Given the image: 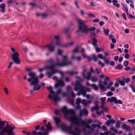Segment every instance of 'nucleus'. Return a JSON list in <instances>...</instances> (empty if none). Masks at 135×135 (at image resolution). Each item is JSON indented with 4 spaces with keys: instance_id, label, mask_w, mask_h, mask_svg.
Masks as SVG:
<instances>
[{
    "instance_id": "nucleus-24",
    "label": "nucleus",
    "mask_w": 135,
    "mask_h": 135,
    "mask_svg": "<svg viewBox=\"0 0 135 135\" xmlns=\"http://www.w3.org/2000/svg\"><path fill=\"white\" fill-rule=\"evenodd\" d=\"M106 99L105 97H102L100 98V99L101 102V105H104L105 103V101Z\"/></svg>"
},
{
    "instance_id": "nucleus-44",
    "label": "nucleus",
    "mask_w": 135,
    "mask_h": 135,
    "mask_svg": "<svg viewBox=\"0 0 135 135\" xmlns=\"http://www.w3.org/2000/svg\"><path fill=\"white\" fill-rule=\"evenodd\" d=\"M123 80H124L126 83H128L130 81V79L129 78H123Z\"/></svg>"
},
{
    "instance_id": "nucleus-8",
    "label": "nucleus",
    "mask_w": 135,
    "mask_h": 135,
    "mask_svg": "<svg viewBox=\"0 0 135 135\" xmlns=\"http://www.w3.org/2000/svg\"><path fill=\"white\" fill-rule=\"evenodd\" d=\"M56 95H54L53 98V99L56 103L60 99V98L58 97V95L59 94H61L63 96H68L69 95V93L67 91L66 92H62L61 89H59L56 92Z\"/></svg>"
},
{
    "instance_id": "nucleus-13",
    "label": "nucleus",
    "mask_w": 135,
    "mask_h": 135,
    "mask_svg": "<svg viewBox=\"0 0 135 135\" xmlns=\"http://www.w3.org/2000/svg\"><path fill=\"white\" fill-rule=\"evenodd\" d=\"M46 127L47 128V129L45 130L44 132L42 133L40 132H39L38 135H47L48 133L47 131L50 130L52 128L51 126V123L50 122H49L48 124L46 125Z\"/></svg>"
},
{
    "instance_id": "nucleus-40",
    "label": "nucleus",
    "mask_w": 135,
    "mask_h": 135,
    "mask_svg": "<svg viewBox=\"0 0 135 135\" xmlns=\"http://www.w3.org/2000/svg\"><path fill=\"white\" fill-rule=\"evenodd\" d=\"M121 123V122L119 121H118L116 123V127L118 128H119L120 127V124Z\"/></svg>"
},
{
    "instance_id": "nucleus-14",
    "label": "nucleus",
    "mask_w": 135,
    "mask_h": 135,
    "mask_svg": "<svg viewBox=\"0 0 135 135\" xmlns=\"http://www.w3.org/2000/svg\"><path fill=\"white\" fill-rule=\"evenodd\" d=\"M87 71V69L85 66H84L83 69V72L82 74L84 77L86 78L88 80L90 79V78L91 75V73L90 72H88L87 74V76H85V74Z\"/></svg>"
},
{
    "instance_id": "nucleus-10",
    "label": "nucleus",
    "mask_w": 135,
    "mask_h": 135,
    "mask_svg": "<svg viewBox=\"0 0 135 135\" xmlns=\"http://www.w3.org/2000/svg\"><path fill=\"white\" fill-rule=\"evenodd\" d=\"M52 79L55 80L56 84L55 85L56 88H58L59 85L61 86H63L65 85L64 82L61 80V79H58L56 76H54L52 78Z\"/></svg>"
},
{
    "instance_id": "nucleus-28",
    "label": "nucleus",
    "mask_w": 135,
    "mask_h": 135,
    "mask_svg": "<svg viewBox=\"0 0 135 135\" xmlns=\"http://www.w3.org/2000/svg\"><path fill=\"white\" fill-rule=\"evenodd\" d=\"M90 86L93 88L94 90L96 91L98 90L99 89L98 87L95 84H91Z\"/></svg>"
},
{
    "instance_id": "nucleus-62",
    "label": "nucleus",
    "mask_w": 135,
    "mask_h": 135,
    "mask_svg": "<svg viewBox=\"0 0 135 135\" xmlns=\"http://www.w3.org/2000/svg\"><path fill=\"white\" fill-rule=\"evenodd\" d=\"M122 16L123 17V18H124L125 20H126V16L125 14L123 13L122 14Z\"/></svg>"
},
{
    "instance_id": "nucleus-31",
    "label": "nucleus",
    "mask_w": 135,
    "mask_h": 135,
    "mask_svg": "<svg viewBox=\"0 0 135 135\" xmlns=\"http://www.w3.org/2000/svg\"><path fill=\"white\" fill-rule=\"evenodd\" d=\"M127 122H130L132 124H135V119H134L128 120Z\"/></svg>"
},
{
    "instance_id": "nucleus-17",
    "label": "nucleus",
    "mask_w": 135,
    "mask_h": 135,
    "mask_svg": "<svg viewBox=\"0 0 135 135\" xmlns=\"http://www.w3.org/2000/svg\"><path fill=\"white\" fill-rule=\"evenodd\" d=\"M53 119L54 121L55 124L56 126L58 127H59V123L61 121L60 118L54 116L53 117Z\"/></svg>"
},
{
    "instance_id": "nucleus-32",
    "label": "nucleus",
    "mask_w": 135,
    "mask_h": 135,
    "mask_svg": "<svg viewBox=\"0 0 135 135\" xmlns=\"http://www.w3.org/2000/svg\"><path fill=\"white\" fill-rule=\"evenodd\" d=\"M99 108L98 106L97 105H95L94 107L92 108L91 110V111H93L94 110H98L99 109Z\"/></svg>"
},
{
    "instance_id": "nucleus-55",
    "label": "nucleus",
    "mask_w": 135,
    "mask_h": 135,
    "mask_svg": "<svg viewBox=\"0 0 135 135\" xmlns=\"http://www.w3.org/2000/svg\"><path fill=\"white\" fill-rule=\"evenodd\" d=\"M120 85L122 86H124L125 85V82L123 81H121L120 83Z\"/></svg>"
},
{
    "instance_id": "nucleus-61",
    "label": "nucleus",
    "mask_w": 135,
    "mask_h": 135,
    "mask_svg": "<svg viewBox=\"0 0 135 135\" xmlns=\"http://www.w3.org/2000/svg\"><path fill=\"white\" fill-rule=\"evenodd\" d=\"M38 133H39V132ZM32 133L33 135H38V133L36 131H34Z\"/></svg>"
},
{
    "instance_id": "nucleus-37",
    "label": "nucleus",
    "mask_w": 135,
    "mask_h": 135,
    "mask_svg": "<svg viewBox=\"0 0 135 135\" xmlns=\"http://www.w3.org/2000/svg\"><path fill=\"white\" fill-rule=\"evenodd\" d=\"M81 102V99L80 98L77 99L76 102V105H79Z\"/></svg>"
},
{
    "instance_id": "nucleus-36",
    "label": "nucleus",
    "mask_w": 135,
    "mask_h": 135,
    "mask_svg": "<svg viewBox=\"0 0 135 135\" xmlns=\"http://www.w3.org/2000/svg\"><path fill=\"white\" fill-rule=\"evenodd\" d=\"M104 62L106 64L108 65L109 63V60L107 59L105 57H104L103 59Z\"/></svg>"
},
{
    "instance_id": "nucleus-35",
    "label": "nucleus",
    "mask_w": 135,
    "mask_h": 135,
    "mask_svg": "<svg viewBox=\"0 0 135 135\" xmlns=\"http://www.w3.org/2000/svg\"><path fill=\"white\" fill-rule=\"evenodd\" d=\"M72 90V88L69 86H68L66 87L67 91L68 93H69L70 91H71Z\"/></svg>"
},
{
    "instance_id": "nucleus-12",
    "label": "nucleus",
    "mask_w": 135,
    "mask_h": 135,
    "mask_svg": "<svg viewBox=\"0 0 135 135\" xmlns=\"http://www.w3.org/2000/svg\"><path fill=\"white\" fill-rule=\"evenodd\" d=\"M107 100L111 102H114L115 104H122V102L120 100L117 99L116 97H114L108 98Z\"/></svg>"
},
{
    "instance_id": "nucleus-49",
    "label": "nucleus",
    "mask_w": 135,
    "mask_h": 135,
    "mask_svg": "<svg viewBox=\"0 0 135 135\" xmlns=\"http://www.w3.org/2000/svg\"><path fill=\"white\" fill-rule=\"evenodd\" d=\"M128 65V62L127 61H125L124 62L123 65L124 66H127Z\"/></svg>"
},
{
    "instance_id": "nucleus-21",
    "label": "nucleus",
    "mask_w": 135,
    "mask_h": 135,
    "mask_svg": "<svg viewBox=\"0 0 135 135\" xmlns=\"http://www.w3.org/2000/svg\"><path fill=\"white\" fill-rule=\"evenodd\" d=\"M122 128L127 131L130 130L131 128L130 127L125 124H123L122 127Z\"/></svg>"
},
{
    "instance_id": "nucleus-45",
    "label": "nucleus",
    "mask_w": 135,
    "mask_h": 135,
    "mask_svg": "<svg viewBox=\"0 0 135 135\" xmlns=\"http://www.w3.org/2000/svg\"><path fill=\"white\" fill-rule=\"evenodd\" d=\"M122 68V66L120 64L116 66V68L118 69H120Z\"/></svg>"
},
{
    "instance_id": "nucleus-46",
    "label": "nucleus",
    "mask_w": 135,
    "mask_h": 135,
    "mask_svg": "<svg viewBox=\"0 0 135 135\" xmlns=\"http://www.w3.org/2000/svg\"><path fill=\"white\" fill-rule=\"evenodd\" d=\"M98 64L99 65H101L102 67H103L104 66V64L102 63V61H98Z\"/></svg>"
},
{
    "instance_id": "nucleus-11",
    "label": "nucleus",
    "mask_w": 135,
    "mask_h": 135,
    "mask_svg": "<svg viewBox=\"0 0 135 135\" xmlns=\"http://www.w3.org/2000/svg\"><path fill=\"white\" fill-rule=\"evenodd\" d=\"M107 84V82L106 81H104L102 82V81L100 80L99 82L98 85L100 87V89L103 91H106L107 88V86H105Z\"/></svg>"
},
{
    "instance_id": "nucleus-43",
    "label": "nucleus",
    "mask_w": 135,
    "mask_h": 135,
    "mask_svg": "<svg viewBox=\"0 0 135 135\" xmlns=\"http://www.w3.org/2000/svg\"><path fill=\"white\" fill-rule=\"evenodd\" d=\"M6 5L5 3H3L0 5V8H5Z\"/></svg>"
},
{
    "instance_id": "nucleus-26",
    "label": "nucleus",
    "mask_w": 135,
    "mask_h": 135,
    "mask_svg": "<svg viewBox=\"0 0 135 135\" xmlns=\"http://www.w3.org/2000/svg\"><path fill=\"white\" fill-rule=\"evenodd\" d=\"M97 41L96 39L94 38L93 40L92 44L94 46H96L97 45Z\"/></svg>"
},
{
    "instance_id": "nucleus-4",
    "label": "nucleus",
    "mask_w": 135,
    "mask_h": 135,
    "mask_svg": "<svg viewBox=\"0 0 135 135\" xmlns=\"http://www.w3.org/2000/svg\"><path fill=\"white\" fill-rule=\"evenodd\" d=\"M0 135H6L4 133H7L9 134L14 135L12 130L15 128L12 127L8 122L6 121H1L0 120Z\"/></svg>"
},
{
    "instance_id": "nucleus-54",
    "label": "nucleus",
    "mask_w": 135,
    "mask_h": 135,
    "mask_svg": "<svg viewBox=\"0 0 135 135\" xmlns=\"http://www.w3.org/2000/svg\"><path fill=\"white\" fill-rule=\"evenodd\" d=\"M4 91L7 94H8V91L7 89V88L5 87L4 89Z\"/></svg>"
},
{
    "instance_id": "nucleus-47",
    "label": "nucleus",
    "mask_w": 135,
    "mask_h": 135,
    "mask_svg": "<svg viewBox=\"0 0 135 135\" xmlns=\"http://www.w3.org/2000/svg\"><path fill=\"white\" fill-rule=\"evenodd\" d=\"M98 57L99 58L101 59H104V57H103V56L102 54H98Z\"/></svg>"
},
{
    "instance_id": "nucleus-18",
    "label": "nucleus",
    "mask_w": 135,
    "mask_h": 135,
    "mask_svg": "<svg viewBox=\"0 0 135 135\" xmlns=\"http://www.w3.org/2000/svg\"><path fill=\"white\" fill-rule=\"evenodd\" d=\"M37 16H40L43 18H45L47 16V15L46 13H37L36 14Z\"/></svg>"
},
{
    "instance_id": "nucleus-5",
    "label": "nucleus",
    "mask_w": 135,
    "mask_h": 135,
    "mask_svg": "<svg viewBox=\"0 0 135 135\" xmlns=\"http://www.w3.org/2000/svg\"><path fill=\"white\" fill-rule=\"evenodd\" d=\"M76 78L78 79V80L76 81L75 85L74 90L75 91L79 90L81 93V94L84 97H85L86 93V91L90 92L91 91V89L89 88L83 86L80 83V82L83 80L82 79L78 76H76Z\"/></svg>"
},
{
    "instance_id": "nucleus-7",
    "label": "nucleus",
    "mask_w": 135,
    "mask_h": 135,
    "mask_svg": "<svg viewBox=\"0 0 135 135\" xmlns=\"http://www.w3.org/2000/svg\"><path fill=\"white\" fill-rule=\"evenodd\" d=\"M76 20L79 23V30L83 33H87L89 30L94 31L95 29V27H92L89 29L87 28V26L85 25L83 21L79 18L76 17Z\"/></svg>"
},
{
    "instance_id": "nucleus-29",
    "label": "nucleus",
    "mask_w": 135,
    "mask_h": 135,
    "mask_svg": "<svg viewBox=\"0 0 135 135\" xmlns=\"http://www.w3.org/2000/svg\"><path fill=\"white\" fill-rule=\"evenodd\" d=\"M90 79L93 82H96L97 81L98 79L96 77L94 76L92 77Z\"/></svg>"
},
{
    "instance_id": "nucleus-58",
    "label": "nucleus",
    "mask_w": 135,
    "mask_h": 135,
    "mask_svg": "<svg viewBox=\"0 0 135 135\" xmlns=\"http://www.w3.org/2000/svg\"><path fill=\"white\" fill-rule=\"evenodd\" d=\"M124 57L126 59H128L129 57V55L128 54H126L125 56Z\"/></svg>"
},
{
    "instance_id": "nucleus-60",
    "label": "nucleus",
    "mask_w": 135,
    "mask_h": 135,
    "mask_svg": "<svg viewBox=\"0 0 135 135\" xmlns=\"http://www.w3.org/2000/svg\"><path fill=\"white\" fill-rule=\"evenodd\" d=\"M70 30V28H67L65 29L64 31L66 32L67 33Z\"/></svg>"
},
{
    "instance_id": "nucleus-53",
    "label": "nucleus",
    "mask_w": 135,
    "mask_h": 135,
    "mask_svg": "<svg viewBox=\"0 0 135 135\" xmlns=\"http://www.w3.org/2000/svg\"><path fill=\"white\" fill-rule=\"evenodd\" d=\"M7 3L8 4H9L11 3H14L12 0H8L7 1Z\"/></svg>"
},
{
    "instance_id": "nucleus-30",
    "label": "nucleus",
    "mask_w": 135,
    "mask_h": 135,
    "mask_svg": "<svg viewBox=\"0 0 135 135\" xmlns=\"http://www.w3.org/2000/svg\"><path fill=\"white\" fill-rule=\"evenodd\" d=\"M84 49L83 48H82L81 50V52L82 54V55L83 57L84 58H86V55L84 54Z\"/></svg>"
},
{
    "instance_id": "nucleus-52",
    "label": "nucleus",
    "mask_w": 135,
    "mask_h": 135,
    "mask_svg": "<svg viewBox=\"0 0 135 135\" xmlns=\"http://www.w3.org/2000/svg\"><path fill=\"white\" fill-rule=\"evenodd\" d=\"M75 54L71 53V59H72L73 60L74 59H75Z\"/></svg>"
},
{
    "instance_id": "nucleus-42",
    "label": "nucleus",
    "mask_w": 135,
    "mask_h": 135,
    "mask_svg": "<svg viewBox=\"0 0 135 135\" xmlns=\"http://www.w3.org/2000/svg\"><path fill=\"white\" fill-rule=\"evenodd\" d=\"M113 95V93L111 92H109L106 93V95L107 97H109L112 95Z\"/></svg>"
},
{
    "instance_id": "nucleus-2",
    "label": "nucleus",
    "mask_w": 135,
    "mask_h": 135,
    "mask_svg": "<svg viewBox=\"0 0 135 135\" xmlns=\"http://www.w3.org/2000/svg\"><path fill=\"white\" fill-rule=\"evenodd\" d=\"M47 62L48 64H50V66L46 65L43 68H40L38 71L40 72H41L45 69H50V70H47L46 73V74L49 78H50L53 74L57 73L58 71L57 70L55 69V65L60 66L69 65L71 64V61H68V56L64 55L62 56V61H60L59 59L56 58V63L55 64L53 63V60L52 59H49L47 61Z\"/></svg>"
},
{
    "instance_id": "nucleus-63",
    "label": "nucleus",
    "mask_w": 135,
    "mask_h": 135,
    "mask_svg": "<svg viewBox=\"0 0 135 135\" xmlns=\"http://www.w3.org/2000/svg\"><path fill=\"white\" fill-rule=\"evenodd\" d=\"M124 32L125 33H128L129 32V29H128L127 28H126L124 30Z\"/></svg>"
},
{
    "instance_id": "nucleus-15",
    "label": "nucleus",
    "mask_w": 135,
    "mask_h": 135,
    "mask_svg": "<svg viewBox=\"0 0 135 135\" xmlns=\"http://www.w3.org/2000/svg\"><path fill=\"white\" fill-rule=\"evenodd\" d=\"M74 42H70L67 43H62L60 42H57V44L59 45V46L64 47H68L72 46Z\"/></svg>"
},
{
    "instance_id": "nucleus-33",
    "label": "nucleus",
    "mask_w": 135,
    "mask_h": 135,
    "mask_svg": "<svg viewBox=\"0 0 135 135\" xmlns=\"http://www.w3.org/2000/svg\"><path fill=\"white\" fill-rule=\"evenodd\" d=\"M92 58L93 60L95 61H97L98 59L96 56L94 55H92Z\"/></svg>"
},
{
    "instance_id": "nucleus-38",
    "label": "nucleus",
    "mask_w": 135,
    "mask_h": 135,
    "mask_svg": "<svg viewBox=\"0 0 135 135\" xmlns=\"http://www.w3.org/2000/svg\"><path fill=\"white\" fill-rule=\"evenodd\" d=\"M75 60L78 62H80L81 60V57L80 56L76 57Z\"/></svg>"
},
{
    "instance_id": "nucleus-23",
    "label": "nucleus",
    "mask_w": 135,
    "mask_h": 135,
    "mask_svg": "<svg viewBox=\"0 0 135 135\" xmlns=\"http://www.w3.org/2000/svg\"><path fill=\"white\" fill-rule=\"evenodd\" d=\"M114 120L112 119H111L110 120H108L106 122V124L108 126L110 123H114Z\"/></svg>"
},
{
    "instance_id": "nucleus-51",
    "label": "nucleus",
    "mask_w": 135,
    "mask_h": 135,
    "mask_svg": "<svg viewBox=\"0 0 135 135\" xmlns=\"http://www.w3.org/2000/svg\"><path fill=\"white\" fill-rule=\"evenodd\" d=\"M69 95H70L73 98H74L76 96L75 94L73 91H71L70 94H69Z\"/></svg>"
},
{
    "instance_id": "nucleus-9",
    "label": "nucleus",
    "mask_w": 135,
    "mask_h": 135,
    "mask_svg": "<svg viewBox=\"0 0 135 135\" xmlns=\"http://www.w3.org/2000/svg\"><path fill=\"white\" fill-rule=\"evenodd\" d=\"M19 54L18 52L16 51L11 54V58L13 61L16 64H20V60L19 59Z\"/></svg>"
},
{
    "instance_id": "nucleus-27",
    "label": "nucleus",
    "mask_w": 135,
    "mask_h": 135,
    "mask_svg": "<svg viewBox=\"0 0 135 135\" xmlns=\"http://www.w3.org/2000/svg\"><path fill=\"white\" fill-rule=\"evenodd\" d=\"M79 50L78 47H76L73 50L72 53L75 54L76 53L78 52Z\"/></svg>"
},
{
    "instance_id": "nucleus-56",
    "label": "nucleus",
    "mask_w": 135,
    "mask_h": 135,
    "mask_svg": "<svg viewBox=\"0 0 135 135\" xmlns=\"http://www.w3.org/2000/svg\"><path fill=\"white\" fill-rule=\"evenodd\" d=\"M13 64V62H10V63H9V65L8 66V69L10 68L12 66V65Z\"/></svg>"
},
{
    "instance_id": "nucleus-64",
    "label": "nucleus",
    "mask_w": 135,
    "mask_h": 135,
    "mask_svg": "<svg viewBox=\"0 0 135 135\" xmlns=\"http://www.w3.org/2000/svg\"><path fill=\"white\" fill-rule=\"evenodd\" d=\"M110 65L112 66H114L115 65V63L113 61H111L110 63Z\"/></svg>"
},
{
    "instance_id": "nucleus-19",
    "label": "nucleus",
    "mask_w": 135,
    "mask_h": 135,
    "mask_svg": "<svg viewBox=\"0 0 135 135\" xmlns=\"http://www.w3.org/2000/svg\"><path fill=\"white\" fill-rule=\"evenodd\" d=\"M83 104L85 107L88 105V104L91 103V102L90 101H87L85 99L83 100L81 102Z\"/></svg>"
},
{
    "instance_id": "nucleus-57",
    "label": "nucleus",
    "mask_w": 135,
    "mask_h": 135,
    "mask_svg": "<svg viewBox=\"0 0 135 135\" xmlns=\"http://www.w3.org/2000/svg\"><path fill=\"white\" fill-rule=\"evenodd\" d=\"M80 14L83 16L84 15L86 14L85 12L83 11L82 10H81L80 11Z\"/></svg>"
},
{
    "instance_id": "nucleus-41",
    "label": "nucleus",
    "mask_w": 135,
    "mask_h": 135,
    "mask_svg": "<svg viewBox=\"0 0 135 135\" xmlns=\"http://www.w3.org/2000/svg\"><path fill=\"white\" fill-rule=\"evenodd\" d=\"M104 105H101V108L103 111L106 112L107 111L108 109L106 108L105 107Z\"/></svg>"
},
{
    "instance_id": "nucleus-3",
    "label": "nucleus",
    "mask_w": 135,
    "mask_h": 135,
    "mask_svg": "<svg viewBox=\"0 0 135 135\" xmlns=\"http://www.w3.org/2000/svg\"><path fill=\"white\" fill-rule=\"evenodd\" d=\"M29 78L27 79V81L30 83V85L33 86L32 89L30 90V93L32 94L34 91L40 90L42 87L44 86L45 83H42L41 85H38L39 83L38 77L36 75V73L33 71H30L28 74Z\"/></svg>"
},
{
    "instance_id": "nucleus-6",
    "label": "nucleus",
    "mask_w": 135,
    "mask_h": 135,
    "mask_svg": "<svg viewBox=\"0 0 135 135\" xmlns=\"http://www.w3.org/2000/svg\"><path fill=\"white\" fill-rule=\"evenodd\" d=\"M55 40L56 42H52L51 43L45 45H41L40 46V48L41 50H44L47 49L49 51L51 52H54L55 47L56 46H59V45L57 44V42H60L59 41L60 37L58 36H55Z\"/></svg>"
},
{
    "instance_id": "nucleus-25",
    "label": "nucleus",
    "mask_w": 135,
    "mask_h": 135,
    "mask_svg": "<svg viewBox=\"0 0 135 135\" xmlns=\"http://www.w3.org/2000/svg\"><path fill=\"white\" fill-rule=\"evenodd\" d=\"M117 2L118 1L117 0H113L112 1L113 4L114 6H116L117 7L119 8V4L117 3Z\"/></svg>"
},
{
    "instance_id": "nucleus-34",
    "label": "nucleus",
    "mask_w": 135,
    "mask_h": 135,
    "mask_svg": "<svg viewBox=\"0 0 135 135\" xmlns=\"http://www.w3.org/2000/svg\"><path fill=\"white\" fill-rule=\"evenodd\" d=\"M64 52L63 50L59 49L57 50V54L60 55H61Z\"/></svg>"
},
{
    "instance_id": "nucleus-20",
    "label": "nucleus",
    "mask_w": 135,
    "mask_h": 135,
    "mask_svg": "<svg viewBox=\"0 0 135 135\" xmlns=\"http://www.w3.org/2000/svg\"><path fill=\"white\" fill-rule=\"evenodd\" d=\"M88 113V111L85 109H83V110H81L80 111V115H82L83 114L84 115L87 114Z\"/></svg>"
},
{
    "instance_id": "nucleus-50",
    "label": "nucleus",
    "mask_w": 135,
    "mask_h": 135,
    "mask_svg": "<svg viewBox=\"0 0 135 135\" xmlns=\"http://www.w3.org/2000/svg\"><path fill=\"white\" fill-rule=\"evenodd\" d=\"M97 52H99L100 51V50L99 48L97 46H94Z\"/></svg>"
},
{
    "instance_id": "nucleus-22",
    "label": "nucleus",
    "mask_w": 135,
    "mask_h": 135,
    "mask_svg": "<svg viewBox=\"0 0 135 135\" xmlns=\"http://www.w3.org/2000/svg\"><path fill=\"white\" fill-rule=\"evenodd\" d=\"M66 73H69V74L71 75L76 74L78 73V72L77 71H66Z\"/></svg>"
},
{
    "instance_id": "nucleus-59",
    "label": "nucleus",
    "mask_w": 135,
    "mask_h": 135,
    "mask_svg": "<svg viewBox=\"0 0 135 135\" xmlns=\"http://www.w3.org/2000/svg\"><path fill=\"white\" fill-rule=\"evenodd\" d=\"M99 20L98 19L96 18L93 20V21L94 22H99Z\"/></svg>"
},
{
    "instance_id": "nucleus-1",
    "label": "nucleus",
    "mask_w": 135,
    "mask_h": 135,
    "mask_svg": "<svg viewBox=\"0 0 135 135\" xmlns=\"http://www.w3.org/2000/svg\"><path fill=\"white\" fill-rule=\"evenodd\" d=\"M61 111L64 113L65 118L71 123V125L69 126L65 123L62 124L61 125V128L62 130L73 135H81V131L75 126L74 124H75L77 126H81L85 127L83 129L85 135L91 134V131L94 133L95 135H99V133L97 131L96 133H95L94 129L91 128V126L88 124L86 123L85 121L82 120L80 117L76 116L73 110L71 109L68 110L66 107H64L61 110L55 109V113L57 115L59 114Z\"/></svg>"
},
{
    "instance_id": "nucleus-48",
    "label": "nucleus",
    "mask_w": 135,
    "mask_h": 135,
    "mask_svg": "<svg viewBox=\"0 0 135 135\" xmlns=\"http://www.w3.org/2000/svg\"><path fill=\"white\" fill-rule=\"evenodd\" d=\"M113 84V83L112 81H110L109 84L108 86H107L108 89H109L110 86H112Z\"/></svg>"
},
{
    "instance_id": "nucleus-16",
    "label": "nucleus",
    "mask_w": 135,
    "mask_h": 135,
    "mask_svg": "<svg viewBox=\"0 0 135 135\" xmlns=\"http://www.w3.org/2000/svg\"><path fill=\"white\" fill-rule=\"evenodd\" d=\"M47 89L50 91V93L53 94V97H52L51 95H49L48 96V98L50 99H53V98L54 95H56V92L55 93L52 90V88L51 86H49L47 87Z\"/></svg>"
},
{
    "instance_id": "nucleus-39",
    "label": "nucleus",
    "mask_w": 135,
    "mask_h": 135,
    "mask_svg": "<svg viewBox=\"0 0 135 135\" xmlns=\"http://www.w3.org/2000/svg\"><path fill=\"white\" fill-rule=\"evenodd\" d=\"M104 32L106 35H108L109 30L108 28L105 29L104 28L103 29Z\"/></svg>"
}]
</instances>
